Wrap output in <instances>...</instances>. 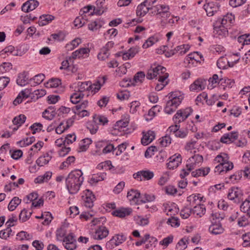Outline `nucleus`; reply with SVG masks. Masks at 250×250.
I'll list each match as a JSON object with an SVG mask.
<instances>
[{"label": "nucleus", "instance_id": "f257e3e1", "mask_svg": "<svg viewBox=\"0 0 250 250\" xmlns=\"http://www.w3.org/2000/svg\"><path fill=\"white\" fill-rule=\"evenodd\" d=\"M106 80V77L103 76L99 78L97 81L93 84L90 81L79 82L77 83V86L74 91L83 94L84 97L93 95L99 91Z\"/></svg>", "mask_w": 250, "mask_h": 250}, {"label": "nucleus", "instance_id": "f03ea898", "mask_svg": "<svg viewBox=\"0 0 250 250\" xmlns=\"http://www.w3.org/2000/svg\"><path fill=\"white\" fill-rule=\"evenodd\" d=\"M83 172L79 169L72 171L69 173L65 180L66 187L71 194L77 193L83 182Z\"/></svg>", "mask_w": 250, "mask_h": 250}, {"label": "nucleus", "instance_id": "7ed1b4c3", "mask_svg": "<svg viewBox=\"0 0 250 250\" xmlns=\"http://www.w3.org/2000/svg\"><path fill=\"white\" fill-rule=\"evenodd\" d=\"M214 162L218 163L214 169V172L217 175H223L233 168V164L229 160L228 155L224 152L217 155Z\"/></svg>", "mask_w": 250, "mask_h": 250}, {"label": "nucleus", "instance_id": "20e7f679", "mask_svg": "<svg viewBox=\"0 0 250 250\" xmlns=\"http://www.w3.org/2000/svg\"><path fill=\"white\" fill-rule=\"evenodd\" d=\"M169 100L167 101L164 108L166 114H171L173 113L181 104L184 99L183 94L179 91L172 92L167 95Z\"/></svg>", "mask_w": 250, "mask_h": 250}, {"label": "nucleus", "instance_id": "39448f33", "mask_svg": "<svg viewBox=\"0 0 250 250\" xmlns=\"http://www.w3.org/2000/svg\"><path fill=\"white\" fill-rule=\"evenodd\" d=\"M46 94L44 89H37L33 91L32 88H27L21 91L17 98L13 101V104L15 105L21 103L22 100L26 99L31 95L32 98L38 99Z\"/></svg>", "mask_w": 250, "mask_h": 250}, {"label": "nucleus", "instance_id": "423d86ee", "mask_svg": "<svg viewBox=\"0 0 250 250\" xmlns=\"http://www.w3.org/2000/svg\"><path fill=\"white\" fill-rule=\"evenodd\" d=\"M237 57V59L234 61H230L228 58L225 56L221 57L217 62V65L220 69H227L229 67H232L234 65L237 63L240 58V54L236 53L233 54L232 57Z\"/></svg>", "mask_w": 250, "mask_h": 250}, {"label": "nucleus", "instance_id": "0eeeda50", "mask_svg": "<svg viewBox=\"0 0 250 250\" xmlns=\"http://www.w3.org/2000/svg\"><path fill=\"white\" fill-rule=\"evenodd\" d=\"M165 74H168L166 72V68L165 67L160 65L151 66L148 70L146 78L150 80L155 78L159 79Z\"/></svg>", "mask_w": 250, "mask_h": 250}, {"label": "nucleus", "instance_id": "6e6552de", "mask_svg": "<svg viewBox=\"0 0 250 250\" xmlns=\"http://www.w3.org/2000/svg\"><path fill=\"white\" fill-rule=\"evenodd\" d=\"M192 109L190 107L178 110L173 117V122L176 124L184 122L192 113Z\"/></svg>", "mask_w": 250, "mask_h": 250}, {"label": "nucleus", "instance_id": "1a4fd4ad", "mask_svg": "<svg viewBox=\"0 0 250 250\" xmlns=\"http://www.w3.org/2000/svg\"><path fill=\"white\" fill-rule=\"evenodd\" d=\"M126 239V236L123 233L114 235L107 242L105 247L108 250H112L119 246Z\"/></svg>", "mask_w": 250, "mask_h": 250}, {"label": "nucleus", "instance_id": "9d476101", "mask_svg": "<svg viewBox=\"0 0 250 250\" xmlns=\"http://www.w3.org/2000/svg\"><path fill=\"white\" fill-rule=\"evenodd\" d=\"M109 234L108 229L104 226H100L91 232V237L96 240H101Z\"/></svg>", "mask_w": 250, "mask_h": 250}, {"label": "nucleus", "instance_id": "9b49d317", "mask_svg": "<svg viewBox=\"0 0 250 250\" xmlns=\"http://www.w3.org/2000/svg\"><path fill=\"white\" fill-rule=\"evenodd\" d=\"M62 242L67 250H75L77 247L75 236L72 233L68 234Z\"/></svg>", "mask_w": 250, "mask_h": 250}, {"label": "nucleus", "instance_id": "f8f14e48", "mask_svg": "<svg viewBox=\"0 0 250 250\" xmlns=\"http://www.w3.org/2000/svg\"><path fill=\"white\" fill-rule=\"evenodd\" d=\"M152 14L154 15H160L162 17L166 16L169 18L170 13L169 12V7L168 5L165 4H158L153 7Z\"/></svg>", "mask_w": 250, "mask_h": 250}, {"label": "nucleus", "instance_id": "ddd939ff", "mask_svg": "<svg viewBox=\"0 0 250 250\" xmlns=\"http://www.w3.org/2000/svg\"><path fill=\"white\" fill-rule=\"evenodd\" d=\"M95 198V195L91 191L86 189L83 191L82 199L84 206L86 208H91L93 206Z\"/></svg>", "mask_w": 250, "mask_h": 250}, {"label": "nucleus", "instance_id": "4468645a", "mask_svg": "<svg viewBox=\"0 0 250 250\" xmlns=\"http://www.w3.org/2000/svg\"><path fill=\"white\" fill-rule=\"evenodd\" d=\"M203 161V157L199 154H194L190 157L187 161L186 167L188 168V171L194 169L195 167L201 164Z\"/></svg>", "mask_w": 250, "mask_h": 250}, {"label": "nucleus", "instance_id": "2eb2a0df", "mask_svg": "<svg viewBox=\"0 0 250 250\" xmlns=\"http://www.w3.org/2000/svg\"><path fill=\"white\" fill-rule=\"evenodd\" d=\"M167 163V167L169 169H174L177 168L182 163V156L181 154L176 153L171 156L168 159Z\"/></svg>", "mask_w": 250, "mask_h": 250}, {"label": "nucleus", "instance_id": "dca6fc26", "mask_svg": "<svg viewBox=\"0 0 250 250\" xmlns=\"http://www.w3.org/2000/svg\"><path fill=\"white\" fill-rule=\"evenodd\" d=\"M213 33L216 37L222 38L228 34V31L225 25L221 23L218 24L217 21H216L214 24Z\"/></svg>", "mask_w": 250, "mask_h": 250}, {"label": "nucleus", "instance_id": "f3484780", "mask_svg": "<svg viewBox=\"0 0 250 250\" xmlns=\"http://www.w3.org/2000/svg\"><path fill=\"white\" fill-rule=\"evenodd\" d=\"M242 195V191L237 187L230 188L228 192V198L234 202H238Z\"/></svg>", "mask_w": 250, "mask_h": 250}, {"label": "nucleus", "instance_id": "a211bd4d", "mask_svg": "<svg viewBox=\"0 0 250 250\" xmlns=\"http://www.w3.org/2000/svg\"><path fill=\"white\" fill-rule=\"evenodd\" d=\"M133 176L138 180H149L154 177V173L149 170H141L134 173Z\"/></svg>", "mask_w": 250, "mask_h": 250}, {"label": "nucleus", "instance_id": "6ab92c4d", "mask_svg": "<svg viewBox=\"0 0 250 250\" xmlns=\"http://www.w3.org/2000/svg\"><path fill=\"white\" fill-rule=\"evenodd\" d=\"M203 197L200 194H192L187 197V205L192 208L201 204Z\"/></svg>", "mask_w": 250, "mask_h": 250}, {"label": "nucleus", "instance_id": "aec40b11", "mask_svg": "<svg viewBox=\"0 0 250 250\" xmlns=\"http://www.w3.org/2000/svg\"><path fill=\"white\" fill-rule=\"evenodd\" d=\"M129 115L126 114L124 116V118L117 121L114 125L113 128L115 131L121 132L124 130V128L126 127L129 124Z\"/></svg>", "mask_w": 250, "mask_h": 250}, {"label": "nucleus", "instance_id": "412c9836", "mask_svg": "<svg viewBox=\"0 0 250 250\" xmlns=\"http://www.w3.org/2000/svg\"><path fill=\"white\" fill-rule=\"evenodd\" d=\"M53 150H51L41 156L36 160V163L39 167H42L47 164L52 158Z\"/></svg>", "mask_w": 250, "mask_h": 250}, {"label": "nucleus", "instance_id": "4be33fe9", "mask_svg": "<svg viewBox=\"0 0 250 250\" xmlns=\"http://www.w3.org/2000/svg\"><path fill=\"white\" fill-rule=\"evenodd\" d=\"M203 60V55L198 52H194L189 54L185 59L186 62L189 64L191 63L192 64H194V62L200 63Z\"/></svg>", "mask_w": 250, "mask_h": 250}, {"label": "nucleus", "instance_id": "5701e85b", "mask_svg": "<svg viewBox=\"0 0 250 250\" xmlns=\"http://www.w3.org/2000/svg\"><path fill=\"white\" fill-rule=\"evenodd\" d=\"M39 5V2L36 0H28L21 6V10L24 12L33 11Z\"/></svg>", "mask_w": 250, "mask_h": 250}, {"label": "nucleus", "instance_id": "b1692460", "mask_svg": "<svg viewBox=\"0 0 250 250\" xmlns=\"http://www.w3.org/2000/svg\"><path fill=\"white\" fill-rule=\"evenodd\" d=\"M206 81L202 79H198L195 80L189 86L191 91H200L205 89Z\"/></svg>", "mask_w": 250, "mask_h": 250}, {"label": "nucleus", "instance_id": "393cba45", "mask_svg": "<svg viewBox=\"0 0 250 250\" xmlns=\"http://www.w3.org/2000/svg\"><path fill=\"white\" fill-rule=\"evenodd\" d=\"M238 136L237 132H231L224 134L221 138L220 141L223 143L229 144L237 140Z\"/></svg>", "mask_w": 250, "mask_h": 250}, {"label": "nucleus", "instance_id": "a878e982", "mask_svg": "<svg viewBox=\"0 0 250 250\" xmlns=\"http://www.w3.org/2000/svg\"><path fill=\"white\" fill-rule=\"evenodd\" d=\"M90 52V50L88 48H81L72 53L70 58L73 59L76 58H85L88 57Z\"/></svg>", "mask_w": 250, "mask_h": 250}, {"label": "nucleus", "instance_id": "bb28decb", "mask_svg": "<svg viewBox=\"0 0 250 250\" xmlns=\"http://www.w3.org/2000/svg\"><path fill=\"white\" fill-rule=\"evenodd\" d=\"M17 83L21 86H23L27 83H30L28 73L26 71H23L20 73L17 79Z\"/></svg>", "mask_w": 250, "mask_h": 250}, {"label": "nucleus", "instance_id": "cd10ccee", "mask_svg": "<svg viewBox=\"0 0 250 250\" xmlns=\"http://www.w3.org/2000/svg\"><path fill=\"white\" fill-rule=\"evenodd\" d=\"M155 132L151 130H148L146 133H143V136L141 139V143L144 146L149 144L155 139Z\"/></svg>", "mask_w": 250, "mask_h": 250}, {"label": "nucleus", "instance_id": "c85d7f7f", "mask_svg": "<svg viewBox=\"0 0 250 250\" xmlns=\"http://www.w3.org/2000/svg\"><path fill=\"white\" fill-rule=\"evenodd\" d=\"M204 8L206 11L207 16L209 17L213 16L219 9V7L217 5L213 2H208L204 4Z\"/></svg>", "mask_w": 250, "mask_h": 250}, {"label": "nucleus", "instance_id": "c756f323", "mask_svg": "<svg viewBox=\"0 0 250 250\" xmlns=\"http://www.w3.org/2000/svg\"><path fill=\"white\" fill-rule=\"evenodd\" d=\"M164 211L168 215L172 216L178 212V208L175 204L166 203L163 204Z\"/></svg>", "mask_w": 250, "mask_h": 250}, {"label": "nucleus", "instance_id": "7c9ffc66", "mask_svg": "<svg viewBox=\"0 0 250 250\" xmlns=\"http://www.w3.org/2000/svg\"><path fill=\"white\" fill-rule=\"evenodd\" d=\"M127 198L133 204H138L140 198V193L137 190L131 189L128 191Z\"/></svg>", "mask_w": 250, "mask_h": 250}, {"label": "nucleus", "instance_id": "2f4dec72", "mask_svg": "<svg viewBox=\"0 0 250 250\" xmlns=\"http://www.w3.org/2000/svg\"><path fill=\"white\" fill-rule=\"evenodd\" d=\"M52 176V172L50 171H46L43 175H41L37 177L34 180V182L36 184H40L47 182L51 179Z\"/></svg>", "mask_w": 250, "mask_h": 250}, {"label": "nucleus", "instance_id": "473e14b6", "mask_svg": "<svg viewBox=\"0 0 250 250\" xmlns=\"http://www.w3.org/2000/svg\"><path fill=\"white\" fill-rule=\"evenodd\" d=\"M206 212V208L204 205L201 204L192 208V213L195 216L201 217Z\"/></svg>", "mask_w": 250, "mask_h": 250}, {"label": "nucleus", "instance_id": "72a5a7b5", "mask_svg": "<svg viewBox=\"0 0 250 250\" xmlns=\"http://www.w3.org/2000/svg\"><path fill=\"white\" fill-rule=\"evenodd\" d=\"M56 114L54 106H50L42 113V117L48 120H52Z\"/></svg>", "mask_w": 250, "mask_h": 250}, {"label": "nucleus", "instance_id": "f704fd0d", "mask_svg": "<svg viewBox=\"0 0 250 250\" xmlns=\"http://www.w3.org/2000/svg\"><path fill=\"white\" fill-rule=\"evenodd\" d=\"M234 20V16L231 14H227L222 18H219L216 21L218 24H222L226 26L228 24H231Z\"/></svg>", "mask_w": 250, "mask_h": 250}, {"label": "nucleus", "instance_id": "c9c22d12", "mask_svg": "<svg viewBox=\"0 0 250 250\" xmlns=\"http://www.w3.org/2000/svg\"><path fill=\"white\" fill-rule=\"evenodd\" d=\"M132 212L131 208H121L113 211L112 214L115 216L120 218H123L126 216L129 215Z\"/></svg>", "mask_w": 250, "mask_h": 250}, {"label": "nucleus", "instance_id": "e433bc0d", "mask_svg": "<svg viewBox=\"0 0 250 250\" xmlns=\"http://www.w3.org/2000/svg\"><path fill=\"white\" fill-rule=\"evenodd\" d=\"M209 167H201L191 172V175L194 177H198L200 176H206L210 171Z\"/></svg>", "mask_w": 250, "mask_h": 250}, {"label": "nucleus", "instance_id": "4c0bfd02", "mask_svg": "<svg viewBox=\"0 0 250 250\" xmlns=\"http://www.w3.org/2000/svg\"><path fill=\"white\" fill-rule=\"evenodd\" d=\"M168 77V74H165L164 75H163L159 79L158 81L159 83H157L155 86L156 90L159 91L162 90L168 84V81H167Z\"/></svg>", "mask_w": 250, "mask_h": 250}, {"label": "nucleus", "instance_id": "58836bf2", "mask_svg": "<svg viewBox=\"0 0 250 250\" xmlns=\"http://www.w3.org/2000/svg\"><path fill=\"white\" fill-rule=\"evenodd\" d=\"M45 78V76L43 74H39L35 75L32 78L30 79V84L31 86H37L42 83Z\"/></svg>", "mask_w": 250, "mask_h": 250}, {"label": "nucleus", "instance_id": "ea45409f", "mask_svg": "<svg viewBox=\"0 0 250 250\" xmlns=\"http://www.w3.org/2000/svg\"><path fill=\"white\" fill-rule=\"evenodd\" d=\"M106 177V174L105 172L97 173L92 175L90 179V181L91 184H96L100 181L104 180Z\"/></svg>", "mask_w": 250, "mask_h": 250}, {"label": "nucleus", "instance_id": "a19ab883", "mask_svg": "<svg viewBox=\"0 0 250 250\" xmlns=\"http://www.w3.org/2000/svg\"><path fill=\"white\" fill-rule=\"evenodd\" d=\"M93 118L95 123H97L98 126L99 125H105L108 123L107 117L102 115L95 114L93 116Z\"/></svg>", "mask_w": 250, "mask_h": 250}, {"label": "nucleus", "instance_id": "79ce46f5", "mask_svg": "<svg viewBox=\"0 0 250 250\" xmlns=\"http://www.w3.org/2000/svg\"><path fill=\"white\" fill-rule=\"evenodd\" d=\"M150 9L143 2L140 4L137 7L136 13L137 16L144 17Z\"/></svg>", "mask_w": 250, "mask_h": 250}, {"label": "nucleus", "instance_id": "37998d69", "mask_svg": "<svg viewBox=\"0 0 250 250\" xmlns=\"http://www.w3.org/2000/svg\"><path fill=\"white\" fill-rule=\"evenodd\" d=\"M55 19L54 16L51 15H43L40 17L39 25L44 26L48 24Z\"/></svg>", "mask_w": 250, "mask_h": 250}, {"label": "nucleus", "instance_id": "c03bdc74", "mask_svg": "<svg viewBox=\"0 0 250 250\" xmlns=\"http://www.w3.org/2000/svg\"><path fill=\"white\" fill-rule=\"evenodd\" d=\"M105 0H97L96 1V6H94V12L95 15H101L104 13L103 5Z\"/></svg>", "mask_w": 250, "mask_h": 250}, {"label": "nucleus", "instance_id": "a18cd8bd", "mask_svg": "<svg viewBox=\"0 0 250 250\" xmlns=\"http://www.w3.org/2000/svg\"><path fill=\"white\" fill-rule=\"evenodd\" d=\"M209 231L212 234L217 235L221 234L223 232V228L219 223L213 224L209 227Z\"/></svg>", "mask_w": 250, "mask_h": 250}, {"label": "nucleus", "instance_id": "49530a36", "mask_svg": "<svg viewBox=\"0 0 250 250\" xmlns=\"http://www.w3.org/2000/svg\"><path fill=\"white\" fill-rule=\"evenodd\" d=\"M159 41V38L157 35H153L152 36L148 38L145 42L143 45V47L144 48H147L155 43H156Z\"/></svg>", "mask_w": 250, "mask_h": 250}, {"label": "nucleus", "instance_id": "de8ad7c7", "mask_svg": "<svg viewBox=\"0 0 250 250\" xmlns=\"http://www.w3.org/2000/svg\"><path fill=\"white\" fill-rule=\"evenodd\" d=\"M240 209L250 217V195L241 204Z\"/></svg>", "mask_w": 250, "mask_h": 250}, {"label": "nucleus", "instance_id": "09e8293b", "mask_svg": "<svg viewBox=\"0 0 250 250\" xmlns=\"http://www.w3.org/2000/svg\"><path fill=\"white\" fill-rule=\"evenodd\" d=\"M189 47L188 44H183L177 46L172 51L171 55H174L175 53L179 52L180 54L183 55L187 52Z\"/></svg>", "mask_w": 250, "mask_h": 250}, {"label": "nucleus", "instance_id": "8fccbe9b", "mask_svg": "<svg viewBox=\"0 0 250 250\" xmlns=\"http://www.w3.org/2000/svg\"><path fill=\"white\" fill-rule=\"evenodd\" d=\"M65 227H61L56 230V235L57 241L62 242L67 235Z\"/></svg>", "mask_w": 250, "mask_h": 250}, {"label": "nucleus", "instance_id": "3c124183", "mask_svg": "<svg viewBox=\"0 0 250 250\" xmlns=\"http://www.w3.org/2000/svg\"><path fill=\"white\" fill-rule=\"evenodd\" d=\"M82 43V40L80 38H76L65 45V48L68 51H71L78 47Z\"/></svg>", "mask_w": 250, "mask_h": 250}, {"label": "nucleus", "instance_id": "603ef678", "mask_svg": "<svg viewBox=\"0 0 250 250\" xmlns=\"http://www.w3.org/2000/svg\"><path fill=\"white\" fill-rule=\"evenodd\" d=\"M21 199L18 197H14L13 198L8 206L9 210L11 211L14 210L18 205L21 204Z\"/></svg>", "mask_w": 250, "mask_h": 250}, {"label": "nucleus", "instance_id": "864d4df0", "mask_svg": "<svg viewBox=\"0 0 250 250\" xmlns=\"http://www.w3.org/2000/svg\"><path fill=\"white\" fill-rule=\"evenodd\" d=\"M134 220L138 225L142 226L147 225L149 223V218L147 216H136L134 217Z\"/></svg>", "mask_w": 250, "mask_h": 250}, {"label": "nucleus", "instance_id": "5fc2aeb1", "mask_svg": "<svg viewBox=\"0 0 250 250\" xmlns=\"http://www.w3.org/2000/svg\"><path fill=\"white\" fill-rule=\"evenodd\" d=\"M86 127L92 134H95L99 129V126L97 123H95L94 120L93 119L87 123Z\"/></svg>", "mask_w": 250, "mask_h": 250}, {"label": "nucleus", "instance_id": "6e6d98bb", "mask_svg": "<svg viewBox=\"0 0 250 250\" xmlns=\"http://www.w3.org/2000/svg\"><path fill=\"white\" fill-rule=\"evenodd\" d=\"M92 140L89 138H85L82 140L79 143V148L80 151H85L89 147V146L91 144Z\"/></svg>", "mask_w": 250, "mask_h": 250}, {"label": "nucleus", "instance_id": "4d7b16f0", "mask_svg": "<svg viewBox=\"0 0 250 250\" xmlns=\"http://www.w3.org/2000/svg\"><path fill=\"white\" fill-rule=\"evenodd\" d=\"M84 97V96H83V94L80 93L77 91H75V92L71 95L70 99L72 103L77 104Z\"/></svg>", "mask_w": 250, "mask_h": 250}, {"label": "nucleus", "instance_id": "13d9d810", "mask_svg": "<svg viewBox=\"0 0 250 250\" xmlns=\"http://www.w3.org/2000/svg\"><path fill=\"white\" fill-rule=\"evenodd\" d=\"M61 84V81L60 79L52 78L45 83V86L47 88H55L59 86Z\"/></svg>", "mask_w": 250, "mask_h": 250}, {"label": "nucleus", "instance_id": "bf43d9fd", "mask_svg": "<svg viewBox=\"0 0 250 250\" xmlns=\"http://www.w3.org/2000/svg\"><path fill=\"white\" fill-rule=\"evenodd\" d=\"M26 119V116L23 114H20V115L15 117L12 122L14 125H17L19 127L25 121Z\"/></svg>", "mask_w": 250, "mask_h": 250}, {"label": "nucleus", "instance_id": "052dcab7", "mask_svg": "<svg viewBox=\"0 0 250 250\" xmlns=\"http://www.w3.org/2000/svg\"><path fill=\"white\" fill-rule=\"evenodd\" d=\"M209 84L208 88L212 89L215 87L220 82L218 76L217 74H214L211 78L208 80Z\"/></svg>", "mask_w": 250, "mask_h": 250}, {"label": "nucleus", "instance_id": "680f3d73", "mask_svg": "<svg viewBox=\"0 0 250 250\" xmlns=\"http://www.w3.org/2000/svg\"><path fill=\"white\" fill-rule=\"evenodd\" d=\"M102 26V23L99 20L92 21L88 24V29L91 31H96L100 29Z\"/></svg>", "mask_w": 250, "mask_h": 250}, {"label": "nucleus", "instance_id": "e2e57ef3", "mask_svg": "<svg viewBox=\"0 0 250 250\" xmlns=\"http://www.w3.org/2000/svg\"><path fill=\"white\" fill-rule=\"evenodd\" d=\"M192 214V208L188 206V205L185 207L180 212L181 217L184 219H187Z\"/></svg>", "mask_w": 250, "mask_h": 250}, {"label": "nucleus", "instance_id": "0e129e2a", "mask_svg": "<svg viewBox=\"0 0 250 250\" xmlns=\"http://www.w3.org/2000/svg\"><path fill=\"white\" fill-rule=\"evenodd\" d=\"M31 214L32 212H28L26 209L24 208L20 213L19 220L22 222H25L29 219Z\"/></svg>", "mask_w": 250, "mask_h": 250}, {"label": "nucleus", "instance_id": "69168bd1", "mask_svg": "<svg viewBox=\"0 0 250 250\" xmlns=\"http://www.w3.org/2000/svg\"><path fill=\"white\" fill-rule=\"evenodd\" d=\"M112 167V163L110 161H106L99 164L96 168L99 170L104 169H111Z\"/></svg>", "mask_w": 250, "mask_h": 250}, {"label": "nucleus", "instance_id": "338daca9", "mask_svg": "<svg viewBox=\"0 0 250 250\" xmlns=\"http://www.w3.org/2000/svg\"><path fill=\"white\" fill-rule=\"evenodd\" d=\"M243 175V170H240L236 172L233 175L229 176V179L232 183H237L242 178Z\"/></svg>", "mask_w": 250, "mask_h": 250}, {"label": "nucleus", "instance_id": "774afa93", "mask_svg": "<svg viewBox=\"0 0 250 250\" xmlns=\"http://www.w3.org/2000/svg\"><path fill=\"white\" fill-rule=\"evenodd\" d=\"M126 146L127 144L126 143H123L118 145L116 148H114L113 154H115L116 156L121 155L125 150Z\"/></svg>", "mask_w": 250, "mask_h": 250}]
</instances>
